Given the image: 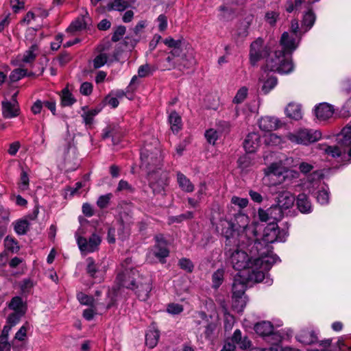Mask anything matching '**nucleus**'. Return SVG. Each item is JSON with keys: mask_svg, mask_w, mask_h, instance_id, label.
Segmentation results:
<instances>
[{"mask_svg": "<svg viewBox=\"0 0 351 351\" xmlns=\"http://www.w3.org/2000/svg\"><path fill=\"white\" fill-rule=\"evenodd\" d=\"M269 214L272 222L276 221H280L282 219L285 212L280 208L277 204L272 205L268 208Z\"/></svg>", "mask_w": 351, "mask_h": 351, "instance_id": "obj_35", "label": "nucleus"}, {"mask_svg": "<svg viewBox=\"0 0 351 351\" xmlns=\"http://www.w3.org/2000/svg\"><path fill=\"white\" fill-rule=\"evenodd\" d=\"M265 69L267 71L286 74L292 71L293 66L285 51L280 49L275 50L269 54L266 59Z\"/></svg>", "mask_w": 351, "mask_h": 351, "instance_id": "obj_6", "label": "nucleus"}, {"mask_svg": "<svg viewBox=\"0 0 351 351\" xmlns=\"http://www.w3.org/2000/svg\"><path fill=\"white\" fill-rule=\"evenodd\" d=\"M160 332L155 327H150L145 334V344L149 348H154L158 344Z\"/></svg>", "mask_w": 351, "mask_h": 351, "instance_id": "obj_23", "label": "nucleus"}, {"mask_svg": "<svg viewBox=\"0 0 351 351\" xmlns=\"http://www.w3.org/2000/svg\"><path fill=\"white\" fill-rule=\"evenodd\" d=\"M152 74L149 64H143L139 66L138 69V76L139 77H146Z\"/></svg>", "mask_w": 351, "mask_h": 351, "instance_id": "obj_64", "label": "nucleus"}, {"mask_svg": "<svg viewBox=\"0 0 351 351\" xmlns=\"http://www.w3.org/2000/svg\"><path fill=\"white\" fill-rule=\"evenodd\" d=\"M232 222L239 239L237 243H241L242 247L251 246V243L257 236L256 224L250 223L248 216L243 213L236 215Z\"/></svg>", "mask_w": 351, "mask_h": 351, "instance_id": "obj_5", "label": "nucleus"}, {"mask_svg": "<svg viewBox=\"0 0 351 351\" xmlns=\"http://www.w3.org/2000/svg\"><path fill=\"white\" fill-rule=\"evenodd\" d=\"M317 200L321 204H326L329 201V192L326 189H322L317 192Z\"/></svg>", "mask_w": 351, "mask_h": 351, "instance_id": "obj_51", "label": "nucleus"}, {"mask_svg": "<svg viewBox=\"0 0 351 351\" xmlns=\"http://www.w3.org/2000/svg\"><path fill=\"white\" fill-rule=\"evenodd\" d=\"M76 101V99L73 96L72 93L67 88H65L62 91L61 95V105L62 106H70Z\"/></svg>", "mask_w": 351, "mask_h": 351, "instance_id": "obj_36", "label": "nucleus"}, {"mask_svg": "<svg viewBox=\"0 0 351 351\" xmlns=\"http://www.w3.org/2000/svg\"><path fill=\"white\" fill-rule=\"evenodd\" d=\"M284 171L285 169L280 165L272 163L265 169V175L267 176H280L283 174Z\"/></svg>", "mask_w": 351, "mask_h": 351, "instance_id": "obj_38", "label": "nucleus"}, {"mask_svg": "<svg viewBox=\"0 0 351 351\" xmlns=\"http://www.w3.org/2000/svg\"><path fill=\"white\" fill-rule=\"evenodd\" d=\"M8 307L15 312L25 313L26 311V304L20 296L13 297L8 304Z\"/></svg>", "mask_w": 351, "mask_h": 351, "instance_id": "obj_28", "label": "nucleus"}, {"mask_svg": "<svg viewBox=\"0 0 351 351\" xmlns=\"http://www.w3.org/2000/svg\"><path fill=\"white\" fill-rule=\"evenodd\" d=\"M224 271L223 269H218L212 276L213 287L218 289L223 281Z\"/></svg>", "mask_w": 351, "mask_h": 351, "instance_id": "obj_42", "label": "nucleus"}, {"mask_svg": "<svg viewBox=\"0 0 351 351\" xmlns=\"http://www.w3.org/2000/svg\"><path fill=\"white\" fill-rule=\"evenodd\" d=\"M33 75H34V73L32 72L28 73L27 69H22V68H18V69H14L11 72L9 77H10V80H11V82H15L20 80L25 76H32Z\"/></svg>", "mask_w": 351, "mask_h": 351, "instance_id": "obj_34", "label": "nucleus"}, {"mask_svg": "<svg viewBox=\"0 0 351 351\" xmlns=\"http://www.w3.org/2000/svg\"><path fill=\"white\" fill-rule=\"evenodd\" d=\"M278 123V120L272 117H262L258 122L260 129L265 132H270L277 129Z\"/></svg>", "mask_w": 351, "mask_h": 351, "instance_id": "obj_20", "label": "nucleus"}, {"mask_svg": "<svg viewBox=\"0 0 351 351\" xmlns=\"http://www.w3.org/2000/svg\"><path fill=\"white\" fill-rule=\"evenodd\" d=\"M184 310L182 305L177 303H170L168 304L167 311L171 315H178Z\"/></svg>", "mask_w": 351, "mask_h": 351, "instance_id": "obj_54", "label": "nucleus"}, {"mask_svg": "<svg viewBox=\"0 0 351 351\" xmlns=\"http://www.w3.org/2000/svg\"><path fill=\"white\" fill-rule=\"evenodd\" d=\"M199 315L202 319L206 320L207 322L206 325L205 326L204 335L206 338L209 339L215 330L216 326L214 323L208 322V317L206 313L200 311L199 312Z\"/></svg>", "mask_w": 351, "mask_h": 351, "instance_id": "obj_40", "label": "nucleus"}, {"mask_svg": "<svg viewBox=\"0 0 351 351\" xmlns=\"http://www.w3.org/2000/svg\"><path fill=\"white\" fill-rule=\"evenodd\" d=\"M179 265L180 268L186 270L187 272H192L194 268V265L191 260L183 258L179 261Z\"/></svg>", "mask_w": 351, "mask_h": 351, "instance_id": "obj_55", "label": "nucleus"}, {"mask_svg": "<svg viewBox=\"0 0 351 351\" xmlns=\"http://www.w3.org/2000/svg\"><path fill=\"white\" fill-rule=\"evenodd\" d=\"M123 191H126L129 193H133L134 191V189L127 181L121 180L118 184L117 191L120 192Z\"/></svg>", "mask_w": 351, "mask_h": 351, "instance_id": "obj_58", "label": "nucleus"}, {"mask_svg": "<svg viewBox=\"0 0 351 351\" xmlns=\"http://www.w3.org/2000/svg\"><path fill=\"white\" fill-rule=\"evenodd\" d=\"M296 205L298 210L302 213H310L312 211L311 203L306 194L301 193L298 195Z\"/></svg>", "mask_w": 351, "mask_h": 351, "instance_id": "obj_24", "label": "nucleus"}, {"mask_svg": "<svg viewBox=\"0 0 351 351\" xmlns=\"http://www.w3.org/2000/svg\"><path fill=\"white\" fill-rule=\"evenodd\" d=\"M77 298L80 304L83 305L94 306L95 300L92 296L88 295L82 292L77 293Z\"/></svg>", "mask_w": 351, "mask_h": 351, "instance_id": "obj_47", "label": "nucleus"}, {"mask_svg": "<svg viewBox=\"0 0 351 351\" xmlns=\"http://www.w3.org/2000/svg\"><path fill=\"white\" fill-rule=\"evenodd\" d=\"M339 143L343 149H341L338 146H326L325 153L332 158L339 157L342 153L348 152L351 157V121L341 130L339 136Z\"/></svg>", "mask_w": 351, "mask_h": 351, "instance_id": "obj_7", "label": "nucleus"}, {"mask_svg": "<svg viewBox=\"0 0 351 351\" xmlns=\"http://www.w3.org/2000/svg\"><path fill=\"white\" fill-rule=\"evenodd\" d=\"M260 144L261 141L259 134L256 132H252L246 136L243 142V147L247 152L253 153L258 149Z\"/></svg>", "mask_w": 351, "mask_h": 351, "instance_id": "obj_17", "label": "nucleus"}, {"mask_svg": "<svg viewBox=\"0 0 351 351\" xmlns=\"http://www.w3.org/2000/svg\"><path fill=\"white\" fill-rule=\"evenodd\" d=\"M34 284L30 278H25L19 282L21 293L23 295L27 296L30 294Z\"/></svg>", "mask_w": 351, "mask_h": 351, "instance_id": "obj_39", "label": "nucleus"}, {"mask_svg": "<svg viewBox=\"0 0 351 351\" xmlns=\"http://www.w3.org/2000/svg\"><path fill=\"white\" fill-rule=\"evenodd\" d=\"M117 280L121 281L122 287L134 290L140 300L145 301L148 299L152 289L149 276H140L138 271L132 269L119 274L117 276Z\"/></svg>", "mask_w": 351, "mask_h": 351, "instance_id": "obj_3", "label": "nucleus"}, {"mask_svg": "<svg viewBox=\"0 0 351 351\" xmlns=\"http://www.w3.org/2000/svg\"><path fill=\"white\" fill-rule=\"evenodd\" d=\"M140 167L145 171L149 176L152 177L155 173V169H160L161 159L158 150L156 149L154 152H150L147 147H144L141 151Z\"/></svg>", "mask_w": 351, "mask_h": 351, "instance_id": "obj_9", "label": "nucleus"}, {"mask_svg": "<svg viewBox=\"0 0 351 351\" xmlns=\"http://www.w3.org/2000/svg\"><path fill=\"white\" fill-rule=\"evenodd\" d=\"M266 77H267V75H266L265 77L264 75H262L260 78V81H262L263 83L261 87V90L264 94H267L277 84V79L276 77L269 76L267 78V80H265Z\"/></svg>", "mask_w": 351, "mask_h": 351, "instance_id": "obj_29", "label": "nucleus"}, {"mask_svg": "<svg viewBox=\"0 0 351 351\" xmlns=\"http://www.w3.org/2000/svg\"><path fill=\"white\" fill-rule=\"evenodd\" d=\"M315 21V14L309 10L308 12L305 13L303 17L302 24L306 27L305 31H308L311 29Z\"/></svg>", "mask_w": 351, "mask_h": 351, "instance_id": "obj_44", "label": "nucleus"}, {"mask_svg": "<svg viewBox=\"0 0 351 351\" xmlns=\"http://www.w3.org/2000/svg\"><path fill=\"white\" fill-rule=\"evenodd\" d=\"M25 313H21L20 311L10 313L7 319V322L11 326H15L21 319L22 316H23Z\"/></svg>", "mask_w": 351, "mask_h": 351, "instance_id": "obj_49", "label": "nucleus"}, {"mask_svg": "<svg viewBox=\"0 0 351 351\" xmlns=\"http://www.w3.org/2000/svg\"><path fill=\"white\" fill-rule=\"evenodd\" d=\"M29 223L27 220H19L17 221L14 224V230L16 234L19 235H23L26 234L29 228Z\"/></svg>", "mask_w": 351, "mask_h": 351, "instance_id": "obj_46", "label": "nucleus"}, {"mask_svg": "<svg viewBox=\"0 0 351 351\" xmlns=\"http://www.w3.org/2000/svg\"><path fill=\"white\" fill-rule=\"evenodd\" d=\"M4 245L8 250L12 252H17L20 249L18 241L10 237H7L5 239Z\"/></svg>", "mask_w": 351, "mask_h": 351, "instance_id": "obj_45", "label": "nucleus"}, {"mask_svg": "<svg viewBox=\"0 0 351 351\" xmlns=\"http://www.w3.org/2000/svg\"><path fill=\"white\" fill-rule=\"evenodd\" d=\"M19 188L22 191H25L29 188V177L25 171H22L21 173Z\"/></svg>", "mask_w": 351, "mask_h": 351, "instance_id": "obj_57", "label": "nucleus"}, {"mask_svg": "<svg viewBox=\"0 0 351 351\" xmlns=\"http://www.w3.org/2000/svg\"><path fill=\"white\" fill-rule=\"evenodd\" d=\"M268 341L272 345H278L283 339V337L279 332L272 330V332L269 335Z\"/></svg>", "mask_w": 351, "mask_h": 351, "instance_id": "obj_56", "label": "nucleus"}, {"mask_svg": "<svg viewBox=\"0 0 351 351\" xmlns=\"http://www.w3.org/2000/svg\"><path fill=\"white\" fill-rule=\"evenodd\" d=\"M225 254L228 261L232 265L234 269L238 271L245 270L249 280L254 281L255 282L262 281H258L251 278V276L253 273V265L255 260L258 258V256H254L251 253L252 256L250 258L245 252L240 250L237 247L235 249H228V247H226Z\"/></svg>", "mask_w": 351, "mask_h": 351, "instance_id": "obj_4", "label": "nucleus"}, {"mask_svg": "<svg viewBox=\"0 0 351 351\" xmlns=\"http://www.w3.org/2000/svg\"><path fill=\"white\" fill-rule=\"evenodd\" d=\"M87 23L84 17H79L76 19L69 27L67 28L69 32L80 31L86 28Z\"/></svg>", "mask_w": 351, "mask_h": 351, "instance_id": "obj_37", "label": "nucleus"}, {"mask_svg": "<svg viewBox=\"0 0 351 351\" xmlns=\"http://www.w3.org/2000/svg\"><path fill=\"white\" fill-rule=\"evenodd\" d=\"M303 2H305V0H288L286 4L287 12H292L294 9L300 6Z\"/></svg>", "mask_w": 351, "mask_h": 351, "instance_id": "obj_59", "label": "nucleus"}, {"mask_svg": "<svg viewBox=\"0 0 351 351\" xmlns=\"http://www.w3.org/2000/svg\"><path fill=\"white\" fill-rule=\"evenodd\" d=\"M269 213L268 212V208L267 210H264L260 208L258 210V217L259 220L263 222L269 221L271 223H274L271 219L270 218V215Z\"/></svg>", "mask_w": 351, "mask_h": 351, "instance_id": "obj_62", "label": "nucleus"}, {"mask_svg": "<svg viewBox=\"0 0 351 351\" xmlns=\"http://www.w3.org/2000/svg\"><path fill=\"white\" fill-rule=\"evenodd\" d=\"M288 233L285 230H280L275 223L269 224L263 231L261 240H258L256 237L251 243L250 253L254 256H258L255 260L253 267L252 279L263 280L266 273L272 265L278 261V257L273 254L272 247L269 245L274 242H285Z\"/></svg>", "mask_w": 351, "mask_h": 351, "instance_id": "obj_1", "label": "nucleus"}, {"mask_svg": "<svg viewBox=\"0 0 351 351\" xmlns=\"http://www.w3.org/2000/svg\"><path fill=\"white\" fill-rule=\"evenodd\" d=\"M287 116L295 120H300L302 117L301 106L290 103L285 109Z\"/></svg>", "mask_w": 351, "mask_h": 351, "instance_id": "obj_26", "label": "nucleus"}, {"mask_svg": "<svg viewBox=\"0 0 351 351\" xmlns=\"http://www.w3.org/2000/svg\"><path fill=\"white\" fill-rule=\"evenodd\" d=\"M163 43L171 49V51L165 59L160 60L158 62L162 70L170 71L177 69L182 71L195 63L193 53H189V56L182 54L183 39L175 40L171 37H168L163 40Z\"/></svg>", "mask_w": 351, "mask_h": 351, "instance_id": "obj_2", "label": "nucleus"}, {"mask_svg": "<svg viewBox=\"0 0 351 351\" xmlns=\"http://www.w3.org/2000/svg\"><path fill=\"white\" fill-rule=\"evenodd\" d=\"M295 201V196L289 191H282L276 197V204L287 214V211L293 207Z\"/></svg>", "mask_w": 351, "mask_h": 351, "instance_id": "obj_16", "label": "nucleus"}, {"mask_svg": "<svg viewBox=\"0 0 351 351\" xmlns=\"http://www.w3.org/2000/svg\"><path fill=\"white\" fill-rule=\"evenodd\" d=\"M16 95L17 93H14L12 95V101H2V113L3 117L12 119L19 116L20 108L16 99Z\"/></svg>", "mask_w": 351, "mask_h": 351, "instance_id": "obj_13", "label": "nucleus"}, {"mask_svg": "<svg viewBox=\"0 0 351 351\" xmlns=\"http://www.w3.org/2000/svg\"><path fill=\"white\" fill-rule=\"evenodd\" d=\"M87 266L86 272L87 274L96 281L101 282L105 274V267H101V265L96 263L93 258L89 257L86 259Z\"/></svg>", "mask_w": 351, "mask_h": 351, "instance_id": "obj_14", "label": "nucleus"}, {"mask_svg": "<svg viewBox=\"0 0 351 351\" xmlns=\"http://www.w3.org/2000/svg\"><path fill=\"white\" fill-rule=\"evenodd\" d=\"M169 122L171 125V129L173 132H178L182 126V119L180 116L175 111L173 110L169 115Z\"/></svg>", "mask_w": 351, "mask_h": 351, "instance_id": "obj_31", "label": "nucleus"}, {"mask_svg": "<svg viewBox=\"0 0 351 351\" xmlns=\"http://www.w3.org/2000/svg\"><path fill=\"white\" fill-rule=\"evenodd\" d=\"M301 38L295 35L290 34L289 32H284L281 36L280 43L285 52L291 53L298 46Z\"/></svg>", "mask_w": 351, "mask_h": 351, "instance_id": "obj_15", "label": "nucleus"}, {"mask_svg": "<svg viewBox=\"0 0 351 351\" xmlns=\"http://www.w3.org/2000/svg\"><path fill=\"white\" fill-rule=\"evenodd\" d=\"M218 231L221 230V234L226 239V247L228 246L239 247L241 246V243H237L239 241L237 231L235 230L234 223L232 221L226 219H221L219 224L217 226Z\"/></svg>", "mask_w": 351, "mask_h": 351, "instance_id": "obj_10", "label": "nucleus"}, {"mask_svg": "<svg viewBox=\"0 0 351 351\" xmlns=\"http://www.w3.org/2000/svg\"><path fill=\"white\" fill-rule=\"evenodd\" d=\"M231 203L238 206L240 208H245L248 204L247 198H242L237 196H233L231 199Z\"/></svg>", "mask_w": 351, "mask_h": 351, "instance_id": "obj_61", "label": "nucleus"}, {"mask_svg": "<svg viewBox=\"0 0 351 351\" xmlns=\"http://www.w3.org/2000/svg\"><path fill=\"white\" fill-rule=\"evenodd\" d=\"M140 78L141 77H139L138 75H134L132 77L129 85L126 88L127 93H133L137 89L141 82Z\"/></svg>", "mask_w": 351, "mask_h": 351, "instance_id": "obj_52", "label": "nucleus"}, {"mask_svg": "<svg viewBox=\"0 0 351 351\" xmlns=\"http://www.w3.org/2000/svg\"><path fill=\"white\" fill-rule=\"evenodd\" d=\"M125 30H126L125 27L123 25H120V26L117 27L113 33V35L111 38L113 42L119 41L122 38V36L125 34Z\"/></svg>", "mask_w": 351, "mask_h": 351, "instance_id": "obj_60", "label": "nucleus"}, {"mask_svg": "<svg viewBox=\"0 0 351 351\" xmlns=\"http://www.w3.org/2000/svg\"><path fill=\"white\" fill-rule=\"evenodd\" d=\"M101 241L100 237L95 233L88 240L83 237H78L77 238V243L80 251L86 254L97 250Z\"/></svg>", "mask_w": 351, "mask_h": 351, "instance_id": "obj_12", "label": "nucleus"}, {"mask_svg": "<svg viewBox=\"0 0 351 351\" xmlns=\"http://www.w3.org/2000/svg\"><path fill=\"white\" fill-rule=\"evenodd\" d=\"M322 137V133L319 130L303 128L289 132L287 138L291 142L295 144L308 145L319 141Z\"/></svg>", "mask_w": 351, "mask_h": 351, "instance_id": "obj_8", "label": "nucleus"}, {"mask_svg": "<svg viewBox=\"0 0 351 351\" xmlns=\"http://www.w3.org/2000/svg\"><path fill=\"white\" fill-rule=\"evenodd\" d=\"M274 326L270 322L263 321L254 326L255 332L260 336L268 337L272 332Z\"/></svg>", "mask_w": 351, "mask_h": 351, "instance_id": "obj_25", "label": "nucleus"}, {"mask_svg": "<svg viewBox=\"0 0 351 351\" xmlns=\"http://www.w3.org/2000/svg\"><path fill=\"white\" fill-rule=\"evenodd\" d=\"M247 95V88L245 87L241 88L237 93L233 99V102L235 104H241L246 98Z\"/></svg>", "mask_w": 351, "mask_h": 351, "instance_id": "obj_50", "label": "nucleus"}, {"mask_svg": "<svg viewBox=\"0 0 351 351\" xmlns=\"http://www.w3.org/2000/svg\"><path fill=\"white\" fill-rule=\"evenodd\" d=\"M108 56L106 53H99L93 60L94 69H99L103 66L108 61Z\"/></svg>", "mask_w": 351, "mask_h": 351, "instance_id": "obj_48", "label": "nucleus"}, {"mask_svg": "<svg viewBox=\"0 0 351 351\" xmlns=\"http://www.w3.org/2000/svg\"><path fill=\"white\" fill-rule=\"evenodd\" d=\"M333 114V107L327 103L320 104L315 108V115L320 120H326L330 118Z\"/></svg>", "mask_w": 351, "mask_h": 351, "instance_id": "obj_19", "label": "nucleus"}, {"mask_svg": "<svg viewBox=\"0 0 351 351\" xmlns=\"http://www.w3.org/2000/svg\"><path fill=\"white\" fill-rule=\"evenodd\" d=\"M246 304L247 301L245 295H240V297H234L232 295V306L237 312L242 311Z\"/></svg>", "mask_w": 351, "mask_h": 351, "instance_id": "obj_43", "label": "nucleus"}, {"mask_svg": "<svg viewBox=\"0 0 351 351\" xmlns=\"http://www.w3.org/2000/svg\"><path fill=\"white\" fill-rule=\"evenodd\" d=\"M82 114L83 122L86 127L90 128L93 123L94 117L100 112L99 109L85 110Z\"/></svg>", "mask_w": 351, "mask_h": 351, "instance_id": "obj_32", "label": "nucleus"}, {"mask_svg": "<svg viewBox=\"0 0 351 351\" xmlns=\"http://www.w3.org/2000/svg\"><path fill=\"white\" fill-rule=\"evenodd\" d=\"M246 287L245 279L241 276H235L232 284V295L234 297L244 295Z\"/></svg>", "mask_w": 351, "mask_h": 351, "instance_id": "obj_21", "label": "nucleus"}, {"mask_svg": "<svg viewBox=\"0 0 351 351\" xmlns=\"http://www.w3.org/2000/svg\"><path fill=\"white\" fill-rule=\"evenodd\" d=\"M93 88V86L90 82H85L81 84L80 92L83 95L88 96L92 93Z\"/></svg>", "mask_w": 351, "mask_h": 351, "instance_id": "obj_63", "label": "nucleus"}, {"mask_svg": "<svg viewBox=\"0 0 351 351\" xmlns=\"http://www.w3.org/2000/svg\"><path fill=\"white\" fill-rule=\"evenodd\" d=\"M269 48L264 45L263 40L258 38L252 43L250 50V61L254 66L262 58H267Z\"/></svg>", "mask_w": 351, "mask_h": 351, "instance_id": "obj_11", "label": "nucleus"}, {"mask_svg": "<svg viewBox=\"0 0 351 351\" xmlns=\"http://www.w3.org/2000/svg\"><path fill=\"white\" fill-rule=\"evenodd\" d=\"M153 254L158 258L160 262L165 263V258L169 256V250L167 243H159L155 245L152 249Z\"/></svg>", "mask_w": 351, "mask_h": 351, "instance_id": "obj_27", "label": "nucleus"}, {"mask_svg": "<svg viewBox=\"0 0 351 351\" xmlns=\"http://www.w3.org/2000/svg\"><path fill=\"white\" fill-rule=\"evenodd\" d=\"M297 339L303 344L311 345L318 342V337L315 331L304 329L296 337Z\"/></svg>", "mask_w": 351, "mask_h": 351, "instance_id": "obj_18", "label": "nucleus"}, {"mask_svg": "<svg viewBox=\"0 0 351 351\" xmlns=\"http://www.w3.org/2000/svg\"><path fill=\"white\" fill-rule=\"evenodd\" d=\"M129 4L125 0H114L112 3L108 5V9L109 10H117V11H123L128 7Z\"/></svg>", "mask_w": 351, "mask_h": 351, "instance_id": "obj_41", "label": "nucleus"}, {"mask_svg": "<svg viewBox=\"0 0 351 351\" xmlns=\"http://www.w3.org/2000/svg\"><path fill=\"white\" fill-rule=\"evenodd\" d=\"M177 182L180 189L185 193H192L195 189L194 184L182 173H176Z\"/></svg>", "mask_w": 351, "mask_h": 351, "instance_id": "obj_22", "label": "nucleus"}, {"mask_svg": "<svg viewBox=\"0 0 351 351\" xmlns=\"http://www.w3.org/2000/svg\"><path fill=\"white\" fill-rule=\"evenodd\" d=\"M223 129L221 128L219 130L214 128L206 130L204 136L207 142L210 144L215 145V142L223 134Z\"/></svg>", "mask_w": 351, "mask_h": 351, "instance_id": "obj_33", "label": "nucleus"}, {"mask_svg": "<svg viewBox=\"0 0 351 351\" xmlns=\"http://www.w3.org/2000/svg\"><path fill=\"white\" fill-rule=\"evenodd\" d=\"M112 193H108L104 195H101L99 197L97 201V205L100 208H105L108 206L110 199L112 198Z\"/></svg>", "mask_w": 351, "mask_h": 351, "instance_id": "obj_53", "label": "nucleus"}, {"mask_svg": "<svg viewBox=\"0 0 351 351\" xmlns=\"http://www.w3.org/2000/svg\"><path fill=\"white\" fill-rule=\"evenodd\" d=\"M38 54V47L37 45H32L27 51H25L21 61L25 63L33 62Z\"/></svg>", "mask_w": 351, "mask_h": 351, "instance_id": "obj_30", "label": "nucleus"}]
</instances>
